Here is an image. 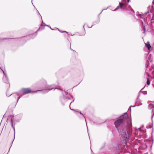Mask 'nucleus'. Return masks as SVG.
Instances as JSON below:
<instances>
[{"instance_id": "nucleus-1", "label": "nucleus", "mask_w": 154, "mask_h": 154, "mask_svg": "<svg viewBox=\"0 0 154 154\" xmlns=\"http://www.w3.org/2000/svg\"><path fill=\"white\" fill-rule=\"evenodd\" d=\"M127 122V128L128 130L127 132L128 135H130L132 133V126L131 120L128 118L126 113H124L122 115L120 116L119 119L114 122L115 126L118 130L119 134L121 136V137L124 140H126L128 138L127 134L124 130H122L121 131L120 130H119L118 128L124 122Z\"/></svg>"}, {"instance_id": "nucleus-2", "label": "nucleus", "mask_w": 154, "mask_h": 154, "mask_svg": "<svg viewBox=\"0 0 154 154\" xmlns=\"http://www.w3.org/2000/svg\"><path fill=\"white\" fill-rule=\"evenodd\" d=\"M126 0H122L121 2H119V5L114 10L116 11L117 10L119 7L121 9H122L123 7H126L128 5V3L126 2Z\"/></svg>"}, {"instance_id": "nucleus-3", "label": "nucleus", "mask_w": 154, "mask_h": 154, "mask_svg": "<svg viewBox=\"0 0 154 154\" xmlns=\"http://www.w3.org/2000/svg\"><path fill=\"white\" fill-rule=\"evenodd\" d=\"M21 91L23 93V94H25L32 92L31 90L29 88H22Z\"/></svg>"}, {"instance_id": "nucleus-4", "label": "nucleus", "mask_w": 154, "mask_h": 154, "mask_svg": "<svg viewBox=\"0 0 154 154\" xmlns=\"http://www.w3.org/2000/svg\"><path fill=\"white\" fill-rule=\"evenodd\" d=\"M145 45L148 50H149L150 48H151V46L149 44V42H147L146 43H145Z\"/></svg>"}, {"instance_id": "nucleus-5", "label": "nucleus", "mask_w": 154, "mask_h": 154, "mask_svg": "<svg viewBox=\"0 0 154 154\" xmlns=\"http://www.w3.org/2000/svg\"><path fill=\"white\" fill-rule=\"evenodd\" d=\"M147 84L148 85H149L150 84L149 79L148 78L147 79Z\"/></svg>"}, {"instance_id": "nucleus-6", "label": "nucleus", "mask_w": 154, "mask_h": 154, "mask_svg": "<svg viewBox=\"0 0 154 154\" xmlns=\"http://www.w3.org/2000/svg\"><path fill=\"white\" fill-rule=\"evenodd\" d=\"M72 110H73L74 111H75V112H79V113H80V114H81V112H78V111H76V110H74V109H72Z\"/></svg>"}, {"instance_id": "nucleus-7", "label": "nucleus", "mask_w": 154, "mask_h": 154, "mask_svg": "<svg viewBox=\"0 0 154 154\" xmlns=\"http://www.w3.org/2000/svg\"><path fill=\"white\" fill-rule=\"evenodd\" d=\"M129 1H130V0H127V3L128 4V3L129 2Z\"/></svg>"}, {"instance_id": "nucleus-8", "label": "nucleus", "mask_w": 154, "mask_h": 154, "mask_svg": "<svg viewBox=\"0 0 154 154\" xmlns=\"http://www.w3.org/2000/svg\"><path fill=\"white\" fill-rule=\"evenodd\" d=\"M72 51H73V52H76V51H74L73 50H72Z\"/></svg>"}, {"instance_id": "nucleus-9", "label": "nucleus", "mask_w": 154, "mask_h": 154, "mask_svg": "<svg viewBox=\"0 0 154 154\" xmlns=\"http://www.w3.org/2000/svg\"><path fill=\"white\" fill-rule=\"evenodd\" d=\"M20 98V97H19L18 99V100H19V98Z\"/></svg>"}, {"instance_id": "nucleus-10", "label": "nucleus", "mask_w": 154, "mask_h": 154, "mask_svg": "<svg viewBox=\"0 0 154 154\" xmlns=\"http://www.w3.org/2000/svg\"><path fill=\"white\" fill-rule=\"evenodd\" d=\"M11 122H12V120H11Z\"/></svg>"}]
</instances>
